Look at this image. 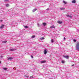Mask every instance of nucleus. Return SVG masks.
Wrapping results in <instances>:
<instances>
[{
  "mask_svg": "<svg viewBox=\"0 0 79 79\" xmlns=\"http://www.w3.org/2000/svg\"><path fill=\"white\" fill-rule=\"evenodd\" d=\"M76 49L78 51H79V42L77 43L76 46Z\"/></svg>",
  "mask_w": 79,
  "mask_h": 79,
  "instance_id": "1",
  "label": "nucleus"
},
{
  "mask_svg": "<svg viewBox=\"0 0 79 79\" xmlns=\"http://www.w3.org/2000/svg\"><path fill=\"white\" fill-rule=\"evenodd\" d=\"M63 56L65 58H66V59H69V56Z\"/></svg>",
  "mask_w": 79,
  "mask_h": 79,
  "instance_id": "2",
  "label": "nucleus"
},
{
  "mask_svg": "<svg viewBox=\"0 0 79 79\" xmlns=\"http://www.w3.org/2000/svg\"><path fill=\"white\" fill-rule=\"evenodd\" d=\"M5 26V25L3 24H2L1 26H0V29H3L4 27Z\"/></svg>",
  "mask_w": 79,
  "mask_h": 79,
  "instance_id": "3",
  "label": "nucleus"
},
{
  "mask_svg": "<svg viewBox=\"0 0 79 79\" xmlns=\"http://www.w3.org/2000/svg\"><path fill=\"white\" fill-rule=\"evenodd\" d=\"M44 55H46V54H47V49H45L44 50Z\"/></svg>",
  "mask_w": 79,
  "mask_h": 79,
  "instance_id": "4",
  "label": "nucleus"
},
{
  "mask_svg": "<svg viewBox=\"0 0 79 79\" xmlns=\"http://www.w3.org/2000/svg\"><path fill=\"white\" fill-rule=\"evenodd\" d=\"M16 50V49H10L9 50L10 51H15V50Z\"/></svg>",
  "mask_w": 79,
  "mask_h": 79,
  "instance_id": "5",
  "label": "nucleus"
},
{
  "mask_svg": "<svg viewBox=\"0 0 79 79\" xmlns=\"http://www.w3.org/2000/svg\"><path fill=\"white\" fill-rule=\"evenodd\" d=\"M55 26H54V25H52L50 27V28H51V29H53V28H55Z\"/></svg>",
  "mask_w": 79,
  "mask_h": 79,
  "instance_id": "6",
  "label": "nucleus"
},
{
  "mask_svg": "<svg viewBox=\"0 0 79 79\" xmlns=\"http://www.w3.org/2000/svg\"><path fill=\"white\" fill-rule=\"evenodd\" d=\"M46 62V61L44 60V61H41L40 62L42 63H45Z\"/></svg>",
  "mask_w": 79,
  "mask_h": 79,
  "instance_id": "7",
  "label": "nucleus"
},
{
  "mask_svg": "<svg viewBox=\"0 0 79 79\" xmlns=\"http://www.w3.org/2000/svg\"><path fill=\"white\" fill-rule=\"evenodd\" d=\"M43 25L44 26H46L47 25V23H43Z\"/></svg>",
  "mask_w": 79,
  "mask_h": 79,
  "instance_id": "8",
  "label": "nucleus"
},
{
  "mask_svg": "<svg viewBox=\"0 0 79 79\" xmlns=\"http://www.w3.org/2000/svg\"><path fill=\"white\" fill-rule=\"evenodd\" d=\"M60 10H65V8H60Z\"/></svg>",
  "mask_w": 79,
  "mask_h": 79,
  "instance_id": "9",
  "label": "nucleus"
},
{
  "mask_svg": "<svg viewBox=\"0 0 79 79\" xmlns=\"http://www.w3.org/2000/svg\"><path fill=\"white\" fill-rule=\"evenodd\" d=\"M66 16H68V17H70V18H72V16H71V15H67Z\"/></svg>",
  "mask_w": 79,
  "mask_h": 79,
  "instance_id": "10",
  "label": "nucleus"
},
{
  "mask_svg": "<svg viewBox=\"0 0 79 79\" xmlns=\"http://www.w3.org/2000/svg\"><path fill=\"white\" fill-rule=\"evenodd\" d=\"M72 3H76V0H73L72 1Z\"/></svg>",
  "mask_w": 79,
  "mask_h": 79,
  "instance_id": "11",
  "label": "nucleus"
},
{
  "mask_svg": "<svg viewBox=\"0 0 79 79\" xmlns=\"http://www.w3.org/2000/svg\"><path fill=\"white\" fill-rule=\"evenodd\" d=\"M2 44H5V43H6V42H7V41H2Z\"/></svg>",
  "mask_w": 79,
  "mask_h": 79,
  "instance_id": "12",
  "label": "nucleus"
},
{
  "mask_svg": "<svg viewBox=\"0 0 79 79\" xmlns=\"http://www.w3.org/2000/svg\"><path fill=\"white\" fill-rule=\"evenodd\" d=\"M63 3H64V4H66L67 3V2H66L64 1V0L63 1Z\"/></svg>",
  "mask_w": 79,
  "mask_h": 79,
  "instance_id": "13",
  "label": "nucleus"
},
{
  "mask_svg": "<svg viewBox=\"0 0 79 79\" xmlns=\"http://www.w3.org/2000/svg\"><path fill=\"white\" fill-rule=\"evenodd\" d=\"M35 37V35H32L31 37L32 39H34Z\"/></svg>",
  "mask_w": 79,
  "mask_h": 79,
  "instance_id": "14",
  "label": "nucleus"
},
{
  "mask_svg": "<svg viewBox=\"0 0 79 79\" xmlns=\"http://www.w3.org/2000/svg\"><path fill=\"white\" fill-rule=\"evenodd\" d=\"M12 59H13L12 57H9L8 58V60H12Z\"/></svg>",
  "mask_w": 79,
  "mask_h": 79,
  "instance_id": "15",
  "label": "nucleus"
},
{
  "mask_svg": "<svg viewBox=\"0 0 79 79\" xmlns=\"http://www.w3.org/2000/svg\"><path fill=\"white\" fill-rule=\"evenodd\" d=\"M57 23L59 24H61L62 23V22L60 21H58L57 22Z\"/></svg>",
  "mask_w": 79,
  "mask_h": 79,
  "instance_id": "16",
  "label": "nucleus"
},
{
  "mask_svg": "<svg viewBox=\"0 0 79 79\" xmlns=\"http://www.w3.org/2000/svg\"><path fill=\"white\" fill-rule=\"evenodd\" d=\"M36 10H37V9H35L33 10L32 11H33V12H35V11H36Z\"/></svg>",
  "mask_w": 79,
  "mask_h": 79,
  "instance_id": "17",
  "label": "nucleus"
},
{
  "mask_svg": "<svg viewBox=\"0 0 79 79\" xmlns=\"http://www.w3.org/2000/svg\"><path fill=\"white\" fill-rule=\"evenodd\" d=\"M51 41L52 43L54 42V41H53V40L52 39H51Z\"/></svg>",
  "mask_w": 79,
  "mask_h": 79,
  "instance_id": "18",
  "label": "nucleus"
},
{
  "mask_svg": "<svg viewBox=\"0 0 79 79\" xmlns=\"http://www.w3.org/2000/svg\"><path fill=\"white\" fill-rule=\"evenodd\" d=\"M4 1L5 2H8L9 0H4Z\"/></svg>",
  "mask_w": 79,
  "mask_h": 79,
  "instance_id": "19",
  "label": "nucleus"
},
{
  "mask_svg": "<svg viewBox=\"0 0 79 79\" xmlns=\"http://www.w3.org/2000/svg\"><path fill=\"white\" fill-rule=\"evenodd\" d=\"M44 37L41 38L40 39V40H44Z\"/></svg>",
  "mask_w": 79,
  "mask_h": 79,
  "instance_id": "20",
  "label": "nucleus"
},
{
  "mask_svg": "<svg viewBox=\"0 0 79 79\" xmlns=\"http://www.w3.org/2000/svg\"><path fill=\"white\" fill-rule=\"evenodd\" d=\"M24 27L26 29L28 28V27H27V26H25Z\"/></svg>",
  "mask_w": 79,
  "mask_h": 79,
  "instance_id": "21",
  "label": "nucleus"
},
{
  "mask_svg": "<svg viewBox=\"0 0 79 79\" xmlns=\"http://www.w3.org/2000/svg\"><path fill=\"white\" fill-rule=\"evenodd\" d=\"M3 69H4V70H6V69H7V68H3Z\"/></svg>",
  "mask_w": 79,
  "mask_h": 79,
  "instance_id": "22",
  "label": "nucleus"
},
{
  "mask_svg": "<svg viewBox=\"0 0 79 79\" xmlns=\"http://www.w3.org/2000/svg\"><path fill=\"white\" fill-rule=\"evenodd\" d=\"M62 63H63V64L64 63V61L62 60Z\"/></svg>",
  "mask_w": 79,
  "mask_h": 79,
  "instance_id": "23",
  "label": "nucleus"
},
{
  "mask_svg": "<svg viewBox=\"0 0 79 79\" xmlns=\"http://www.w3.org/2000/svg\"><path fill=\"white\" fill-rule=\"evenodd\" d=\"M39 3L38 4H39V3H41V2H42L40 1H39L38 2Z\"/></svg>",
  "mask_w": 79,
  "mask_h": 79,
  "instance_id": "24",
  "label": "nucleus"
},
{
  "mask_svg": "<svg viewBox=\"0 0 79 79\" xmlns=\"http://www.w3.org/2000/svg\"><path fill=\"white\" fill-rule=\"evenodd\" d=\"M8 6H9V4H6V6L8 7Z\"/></svg>",
  "mask_w": 79,
  "mask_h": 79,
  "instance_id": "25",
  "label": "nucleus"
},
{
  "mask_svg": "<svg viewBox=\"0 0 79 79\" xmlns=\"http://www.w3.org/2000/svg\"><path fill=\"white\" fill-rule=\"evenodd\" d=\"M30 78H34V77H33V76H31L30 77Z\"/></svg>",
  "mask_w": 79,
  "mask_h": 79,
  "instance_id": "26",
  "label": "nucleus"
},
{
  "mask_svg": "<svg viewBox=\"0 0 79 79\" xmlns=\"http://www.w3.org/2000/svg\"><path fill=\"white\" fill-rule=\"evenodd\" d=\"M73 41L74 42H76V40H74Z\"/></svg>",
  "mask_w": 79,
  "mask_h": 79,
  "instance_id": "27",
  "label": "nucleus"
},
{
  "mask_svg": "<svg viewBox=\"0 0 79 79\" xmlns=\"http://www.w3.org/2000/svg\"><path fill=\"white\" fill-rule=\"evenodd\" d=\"M3 56H1V58H3Z\"/></svg>",
  "mask_w": 79,
  "mask_h": 79,
  "instance_id": "28",
  "label": "nucleus"
},
{
  "mask_svg": "<svg viewBox=\"0 0 79 79\" xmlns=\"http://www.w3.org/2000/svg\"><path fill=\"white\" fill-rule=\"evenodd\" d=\"M37 26L38 27H39V26H40V25H39V23H38L37 24Z\"/></svg>",
  "mask_w": 79,
  "mask_h": 79,
  "instance_id": "29",
  "label": "nucleus"
},
{
  "mask_svg": "<svg viewBox=\"0 0 79 79\" xmlns=\"http://www.w3.org/2000/svg\"><path fill=\"white\" fill-rule=\"evenodd\" d=\"M3 21V20H0V22H2Z\"/></svg>",
  "mask_w": 79,
  "mask_h": 79,
  "instance_id": "30",
  "label": "nucleus"
},
{
  "mask_svg": "<svg viewBox=\"0 0 79 79\" xmlns=\"http://www.w3.org/2000/svg\"><path fill=\"white\" fill-rule=\"evenodd\" d=\"M65 39H66V38L64 37V40H65Z\"/></svg>",
  "mask_w": 79,
  "mask_h": 79,
  "instance_id": "31",
  "label": "nucleus"
},
{
  "mask_svg": "<svg viewBox=\"0 0 79 79\" xmlns=\"http://www.w3.org/2000/svg\"><path fill=\"white\" fill-rule=\"evenodd\" d=\"M31 57L32 58H33V57L32 56H31Z\"/></svg>",
  "mask_w": 79,
  "mask_h": 79,
  "instance_id": "32",
  "label": "nucleus"
},
{
  "mask_svg": "<svg viewBox=\"0 0 79 79\" xmlns=\"http://www.w3.org/2000/svg\"><path fill=\"white\" fill-rule=\"evenodd\" d=\"M49 10L48 8L47 9H46L47 10Z\"/></svg>",
  "mask_w": 79,
  "mask_h": 79,
  "instance_id": "33",
  "label": "nucleus"
},
{
  "mask_svg": "<svg viewBox=\"0 0 79 79\" xmlns=\"http://www.w3.org/2000/svg\"><path fill=\"white\" fill-rule=\"evenodd\" d=\"M74 66V64H73V65H72V66Z\"/></svg>",
  "mask_w": 79,
  "mask_h": 79,
  "instance_id": "34",
  "label": "nucleus"
},
{
  "mask_svg": "<svg viewBox=\"0 0 79 79\" xmlns=\"http://www.w3.org/2000/svg\"><path fill=\"white\" fill-rule=\"evenodd\" d=\"M26 76V77H28L26 76Z\"/></svg>",
  "mask_w": 79,
  "mask_h": 79,
  "instance_id": "35",
  "label": "nucleus"
},
{
  "mask_svg": "<svg viewBox=\"0 0 79 79\" xmlns=\"http://www.w3.org/2000/svg\"><path fill=\"white\" fill-rule=\"evenodd\" d=\"M0 63H1V61H0Z\"/></svg>",
  "mask_w": 79,
  "mask_h": 79,
  "instance_id": "36",
  "label": "nucleus"
}]
</instances>
